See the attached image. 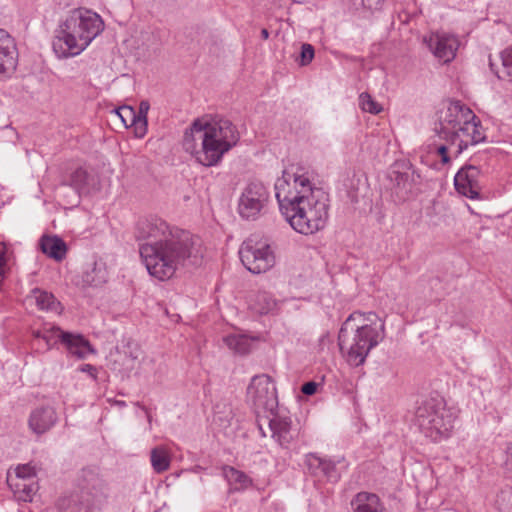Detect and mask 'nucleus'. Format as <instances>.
Segmentation results:
<instances>
[{
	"mask_svg": "<svg viewBox=\"0 0 512 512\" xmlns=\"http://www.w3.org/2000/svg\"><path fill=\"white\" fill-rule=\"evenodd\" d=\"M136 240L142 264L159 281L171 279L198 255L190 232L156 217L138 223Z\"/></svg>",
	"mask_w": 512,
	"mask_h": 512,
	"instance_id": "f257e3e1",
	"label": "nucleus"
},
{
	"mask_svg": "<svg viewBox=\"0 0 512 512\" xmlns=\"http://www.w3.org/2000/svg\"><path fill=\"white\" fill-rule=\"evenodd\" d=\"M279 209L291 228L302 235L324 229L328 220V196L316 187L300 167L283 172L274 185Z\"/></svg>",
	"mask_w": 512,
	"mask_h": 512,
	"instance_id": "f03ea898",
	"label": "nucleus"
},
{
	"mask_svg": "<svg viewBox=\"0 0 512 512\" xmlns=\"http://www.w3.org/2000/svg\"><path fill=\"white\" fill-rule=\"evenodd\" d=\"M236 126L224 118H198L185 131L183 149L204 167L217 166L239 141Z\"/></svg>",
	"mask_w": 512,
	"mask_h": 512,
	"instance_id": "7ed1b4c3",
	"label": "nucleus"
},
{
	"mask_svg": "<svg viewBox=\"0 0 512 512\" xmlns=\"http://www.w3.org/2000/svg\"><path fill=\"white\" fill-rule=\"evenodd\" d=\"M438 136L445 143L436 147L443 164L450 162L469 146L483 142L486 138L480 120L474 112L460 101H452L440 117Z\"/></svg>",
	"mask_w": 512,
	"mask_h": 512,
	"instance_id": "20e7f679",
	"label": "nucleus"
},
{
	"mask_svg": "<svg viewBox=\"0 0 512 512\" xmlns=\"http://www.w3.org/2000/svg\"><path fill=\"white\" fill-rule=\"evenodd\" d=\"M384 337L385 324L377 314L356 311L343 322L338 334V344L347 363L357 367L365 362L370 351Z\"/></svg>",
	"mask_w": 512,
	"mask_h": 512,
	"instance_id": "39448f33",
	"label": "nucleus"
},
{
	"mask_svg": "<svg viewBox=\"0 0 512 512\" xmlns=\"http://www.w3.org/2000/svg\"><path fill=\"white\" fill-rule=\"evenodd\" d=\"M100 15L87 9L73 10L59 26L52 42L58 58L79 55L103 31Z\"/></svg>",
	"mask_w": 512,
	"mask_h": 512,
	"instance_id": "423d86ee",
	"label": "nucleus"
},
{
	"mask_svg": "<svg viewBox=\"0 0 512 512\" xmlns=\"http://www.w3.org/2000/svg\"><path fill=\"white\" fill-rule=\"evenodd\" d=\"M416 423L422 433L434 442L450 437L456 419L442 398L425 400L416 410Z\"/></svg>",
	"mask_w": 512,
	"mask_h": 512,
	"instance_id": "0eeeda50",
	"label": "nucleus"
},
{
	"mask_svg": "<svg viewBox=\"0 0 512 512\" xmlns=\"http://www.w3.org/2000/svg\"><path fill=\"white\" fill-rule=\"evenodd\" d=\"M107 496L105 483L94 478L80 493L61 497L56 506L60 512H97L106 502Z\"/></svg>",
	"mask_w": 512,
	"mask_h": 512,
	"instance_id": "6e6552de",
	"label": "nucleus"
},
{
	"mask_svg": "<svg viewBox=\"0 0 512 512\" xmlns=\"http://www.w3.org/2000/svg\"><path fill=\"white\" fill-rule=\"evenodd\" d=\"M246 400L258 416L272 414L278 406L272 378L267 374L255 375L247 387Z\"/></svg>",
	"mask_w": 512,
	"mask_h": 512,
	"instance_id": "1a4fd4ad",
	"label": "nucleus"
},
{
	"mask_svg": "<svg viewBox=\"0 0 512 512\" xmlns=\"http://www.w3.org/2000/svg\"><path fill=\"white\" fill-rule=\"evenodd\" d=\"M239 256L245 268L254 274L265 273L275 265L270 245L257 237H249L242 243Z\"/></svg>",
	"mask_w": 512,
	"mask_h": 512,
	"instance_id": "9d476101",
	"label": "nucleus"
},
{
	"mask_svg": "<svg viewBox=\"0 0 512 512\" xmlns=\"http://www.w3.org/2000/svg\"><path fill=\"white\" fill-rule=\"evenodd\" d=\"M269 202V192L260 182L248 183L240 193L238 214L245 220H256L263 215Z\"/></svg>",
	"mask_w": 512,
	"mask_h": 512,
	"instance_id": "9b49d317",
	"label": "nucleus"
},
{
	"mask_svg": "<svg viewBox=\"0 0 512 512\" xmlns=\"http://www.w3.org/2000/svg\"><path fill=\"white\" fill-rule=\"evenodd\" d=\"M387 179L395 200L405 201L420 183V174L411 164L397 162L388 170Z\"/></svg>",
	"mask_w": 512,
	"mask_h": 512,
	"instance_id": "f8f14e48",
	"label": "nucleus"
},
{
	"mask_svg": "<svg viewBox=\"0 0 512 512\" xmlns=\"http://www.w3.org/2000/svg\"><path fill=\"white\" fill-rule=\"evenodd\" d=\"M423 41L432 54L443 63L452 61L460 47L459 37L447 31L431 32L424 36Z\"/></svg>",
	"mask_w": 512,
	"mask_h": 512,
	"instance_id": "ddd939ff",
	"label": "nucleus"
},
{
	"mask_svg": "<svg viewBox=\"0 0 512 512\" xmlns=\"http://www.w3.org/2000/svg\"><path fill=\"white\" fill-rule=\"evenodd\" d=\"M265 417L268 419L272 438L280 446L288 448L298 439L299 429L292 425L288 415L272 412Z\"/></svg>",
	"mask_w": 512,
	"mask_h": 512,
	"instance_id": "4468645a",
	"label": "nucleus"
},
{
	"mask_svg": "<svg viewBox=\"0 0 512 512\" xmlns=\"http://www.w3.org/2000/svg\"><path fill=\"white\" fill-rule=\"evenodd\" d=\"M481 172L476 166H466L460 169L454 177L457 192L470 199H478L482 184Z\"/></svg>",
	"mask_w": 512,
	"mask_h": 512,
	"instance_id": "2eb2a0df",
	"label": "nucleus"
},
{
	"mask_svg": "<svg viewBox=\"0 0 512 512\" xmlns=\"http://www.w3.org/2000/svg\"><path fill=\"white\" fill-rule=\"evenodd\" d=\"M17 65V48L13 37L0 29V79L11 74Z\"/></svg>",
	"mask_w": 512,
	"mask_h": 512,
	"instance_id": "dca6fc26",
	"label": "nucleus"
},
{
	"mask_svg": "<svg viewBox=\"0 0 512 512\" xmlns=\"http://www.w3.org/2000/svg\"><path fill=\"white\" fill-rule=\"evenodd\" d=\"M57 420V413L52 406H38L31 411L28 426L34 434L40 436L54 427Z\"/></svg>",
	"mask_w": 512,
	"mask_h": 512,
	"instance_id": "f3484780",
	"label": "nucleus"
},
{
	"mask_svg": "<svg viewBox=\"0 0 512 512\" xmlns=\"http://www.w3.org/2000/svg\"><path fill=\"white\" fill-rule=\"evenodd\" d=\"M62 185L74 190L78 202L82 194L89 193L96 186V179L86 169L78 167L63 178Z\"/></svg>",
	"mask_w": 512,
	"mask_h": 512,
	"instance_id": "a211bd4d",
	"label": "nucleus"
},
{
	"mask_svg": "<svg viewBox=\"0 0 512 512\" xmlns=\"http://www.w3.org/2000/svg\"><path fill=\"white\" fill-rule=\"evenodd\" d=\"M140 354L141 351L136 345L128 346L124 350H117L112 354L111 369L121 374L122 377L129 376L136 368Z\"/></svg>",
	"mask_w": 512,
	"mask_h": 512,
	"instance_id": "6ab92c4d",
	"label": "nucleus"
},
{
	"mask_svg": "<svg viewBox=\"0 0 512 512\" xmlns=\"http://www.w3.org/2000/svg\"><path fill=\"white\" fill-rule=\"evenodd\" d=\"M61 344L69 355L77 359H86L89 355L96 353L90 342L79 333L67 331Z\"/></svg>",
	"mask_w": 512,
	"mask_h": 512,
	"instance_id": "aec40b11",
	"label": "nucleus"
},
{
	"mask_svg": "<svg viewBox=\"0 0 512 512\" xmlns=\"http://www.w3.org/2000/svg\"><path fill=\"white\" fill-rule=\"evenodd\" d=\"M354 512H389L378 495L370 492H359L351 501Z\"/></svg>",
	"mask_w": 512,
	"mask_h": 512,
	"instance_id": "412c9836",
	"label": "nucleus"
},
{
	"mask_svg": "<svg viewBox=\"0 0 512 512\" xmlns=\"http://www.w3.org/2000/svg\"><path fill=\"white\" fill-rule=\"evenodd\" d=\"M9 487L14 493V496L23 502H31L33 497L38 491V483L36 479L21 480L20 478H8Z\"/></svg>",
	"mask_w": 512,
	"mask_h": 512,
	"instance_id": "4be33fe9",
	"label": "nucleus"
},
{
	"mask_svg": "<svg viewBox=\"0 0 512 512\" xmlns=\"http://www.w3.org/2000/svg\"><path fill=\"white\" fill-rule=\"evenodd\" d=\"M66 332L58 326L45 324L41 329L33 330L32 336L34 340H42L45 343V349L49 350L58 342L62 343Z\"/></svg>",
	"mask_w": 512,
	"mask_h": 512,
	"instance_id": "5701e85b",
	"label": "nucleus"
},
{
	"mask_svg": "<svg viewBox=\"0 0 512 512\" xmlns=\"http://www.w3.org/2000/svg\"><path fill=\"white\" fill-rule=\"evenodd\" d=\"M277 306V300L267 291H258L251 297L249 302V307L261 315L274 312Z\"/></svg>",
	"mask_w": 512,
	"mask_h": 512,
	"instance_id": "b1692460",
	"label": "nucleus"
},
{
	"mask_svg": "<svg viewBox=\"0 0 512 512\" xmlns=\"http://www.w3.org/2000/svg\"><path fill=\"white\" fill-rule=\"evenodd\" d=\"M223 476L228 482L231 491H243L252 486V479L243 471L234 467L223 468Z\"/></svg>",
	"mask_w": 512,
	"mask_h": 512,
	"instance_id": "393cba45",
	"label": "nucleus"
},
{
	"mask_svg": "<svg viewBox=\"0 0 512 512\" xmlns=\"http://www.w3.org/2000/svg\"><path fill=\"white\" fill-rule=\"evenodd\" d=\"M43 253L56 261H61L67 253L65 242L57 236H44L40 241Z\"/></svg>",
	"mask_w": 512,
	"mask_h": 512,
	"instance_id": "a878e982",
	"label": "nucleus"
},
{
	"mask_svg": "<svg viewBox=\"0 0 512 512\" xmlns=\"http://www.w3.org/2000/svg\"><path fill=\"white\" fill-rule=\"evenodd\" d=\"M257 339V337H251L246 334H230L224 337L223 340L229 349L239 354H246L251 351L252 344Z\"/></svg>",
	"mask_w": 512,
	"mask_h": 512,
	"instance_id": "bb28decb",
	"label": "nucleus"
},
{
	"mask_svg": "<svg viewBox=\"0 0 512 512\" xmlns=\"http://www.w3.org/2000/svg\"><path fill=\"white\" fill-rule=\"evenodd\" d=\"M150 462L156 473H163L170 467V454L165 446H157L150 452Z\"/></svg>",
	"mask_w": 512,
	"mask_h": 512,
	"instance_id": "cd10ccee",
	"label": "nucleus"
},
{
	"mask_svg": "<svg viewBox=\"0 0 512 512\" xmlns=\"http://www.w3.org/2000/svg\"><path fill=\"white\" fill-rule=\"evenodd\" d=\"M30 300L34 301L37 307L41 310L46 311H59L60 303L57 302L55 297L46 291L40 289H34L30 296Z\"/></svg>",
	"mask_w": 512,
	"mask_h": 512,
	"instance_id": "c85d7f7f",
	"label": "nucleus"
},
{
	"mask_svg": "<svg viewBox=\"0 0 512 512\" xmlns=\"http://www.w3.org/2000/svg\"><path fill=\"white\" fill-rule=\"evenodd\" d=\"M108 279L106 266L102 262H95L93 266L84 273L83 281L90 286H99Z\"/></svg>",
	"mask_w": 512,
	"mask_h": 512,
	"instance_id": "c756f323",
	"label": "nucleus"
},
{
	"mask_svg": "<svg viewBox=\"0 0 512 512\" xmlns=\"http://www.w3.org/2000/svg\"><path fill=\"white\" fill-rule=\"evenodd\" d=\"M359 107L363 112L378 114L382 111V106L375 101L367 92H363L358 97Z\"/></svg>",
	"mask_w": 512,
	"mask_h": 512,
	"instance_id": "7c9ffc66",
	"label": "nucleus"
},
{
	"mask_svg": "<svg viewBox=\"0 0 512 512\" xmlns=\"http://www.w3.org/2000/svg\"><path fill=\"white\" fill-rule=\"evenodd\" d=\"M502 59V70L501 72H496V75L499 79L508 78L512 81V47L506 48L501 53Z\"/></svg>",
	"mask_w": 512,
	"mask_h": 512,
	"instance_id": "2f4dec72",
	"label": "nucleus"
},
{
	"mask_svg": "<svg viewBox=\"0 0 512 512\" xmlns=\"http://www.w3.org/2000/svg\"><path fill=\"white\" fill-rule=\"evenodd\" d=\"M8 478H20L21 480H33L36 479V469L31 464L18 465L14 472H8Z\"/></svg>",
	"mask_w": 512,
	"mask_h": 512,
	"instance_id": "473e14b6",
	"label": "nucleus"
},
{
	"mask_svg": "<svg viewBox=\"0 0 512 512\" xmlns=\"http://www.w3.org/2000/svg\"><path fill=\"white\" fill-rule=\"evenodd\" d=\"M116 117L120 119L124 127L129 128L135 118L137 117L136 111L130 106H122L113 110Z\"/></svg>",
	"mask_w": 512,
	"mask_h": 512,
	"instance_id": "72a5a7b5",
	"label": "nucleus"
},
{
	"mask_svg": "<svg viewBox=\"0 0 512 512\" xmlns=\"http://www.w3.org/2000/svg\"><path fill=\"white\" fill-rule=\"evenodd\" d=\"M322 466L323 468L320 477L326 478L330 482H336L339 480L341 475L333 461L324 458Z\"/></svg>",
	"mask_w": 512,
	"mask_h": 512,
	"instance_id": "f704fd0d",
	"label": "nucleus"
},
{
	"mask_svg": "<svg viewBox=\"0 0 512 512\" xmlns=\"http://www.w3.org/2000/svg\"><path fill=\"white\" fill-rule=\"evenodd\" d=\"M324 458L318 456L317 454H308L306 456L305 463L307 465L308 470L311 474L320 477V474L322 472V464H323Z\"/></svg>",
	"mask_w": 512,
	"mask_h": 512,
	"instance_id": "c9c22d12",
	"label": "nucleus"
},
{
	"mask_svg": "<svg viewBox=\"0 0 512 512\" xmlns=\"http://www.w3.org/2000/svg\"><path fill=\"white\" fill-rule=\"evenodd\" d=\"M497 504L500 512H512V491H502L497 498Z\"/></svg>",
	"mask_w": 512,
	"mask_h": 512,
	"instance_id": "e433bc0d",
	"label": "nucleus"
},
{
	"mask_svg": "<svg viewBox=\"0 0 512 512\" xmlns=\"http://www.w3.org/2000/svg\"><path fill=\"white\" fill-rule=\"evenodd\" d=\"M129 127L133 129L134 135L137 138H143L146 135L148 128L147 118L137 116L135 121H133Z\"/></svg>",
	"mask_w": 512,
	"mask_h": 512,
	"instance_id": "4c0bfd02",
	"label": "nucleus"
},
{
	"mask_svg": "<svg viewBox=\"0 0 512 512\" xmlns=\"http://www.w3.org/2000/svg\"><path fill=\"white\" fill-rule=\"evenodd\" d=\"M314 55H315V51L311 44H309V43L302 44L299 65L300 66L309 65L312 62Z\"/></svg>",
	"mask_w": 512,
	"mask_h": 512,
	"instance_id": "58836bf2",
	"label": "nucleus"
},
{
	"mask_svg": "<svg viewBox=\"0 0 512 512\" xmlns=\"http://www.w3.org/2000/svg\"><path fill=\"white\" fill-rule=\"evenodd\" d=\"M319 387H320L319 383L314 382V381H309L302 385L301 391L303 394L311 396L317 392Z\"/></svg>",
	"mask_w": 512,
	"mask_h": 512,
	"instance_id": "ea45409f",
	"label": "nucleus"
},
{
	"mask_svg": "<svg viewBox=\"0 0 512 512\" xmlns=\"http://www.w3.org/2000/svg\"><path fill=\"white\" fill-rule=\"evenodd\" d=\"M382 0H354L355 5H362L368 9H377Z\"/></svg>",
	"mask_w": 512,
	"mask_h": 512,
	"instance_id": "a19ab883",
	"label": "nucleus"
},
{
	"mask_svg": "<svg viewBox=\"0 0 512 512\" xmlns=\"http://www.w3.org/2000/svg\"><path fill=\"white\" fill-rule=\"evenodd\" d=\"M79 370L81 372L87 373L91 378L96 379L98 370L95 366L91 364H83Z\"/></svg>",
	"mask_w": 512,
	"mask_h": 512,
	"instance_id": "79ce46f5",
	"label": "nucleus"
},
{
	"mask_svg": "<svg viewBox=\"0 0 512 512\" xmlns=\"http://www.w3.org/2000/svg\"><path fill=\"white\" fill-rule=\"evenodd\" d=\"M149 108H150V105L147 101H141L139 104L138 111H136V115L143 116V117L147 118Z\"/></svg>",
	"mask_w": 512,
	"mask_h": 512,
	"instance_id": "37998d69",
	"label": "nucleus"
},
{
	"mask_svg": "<svg viewBox=\"0 0 512 512\" xmlns=\"http://www.w3.org/2000/svg\"><path fill=\"white\" fill-rule=\"evenodd\" d=\"M507 460L512 461V443L507 448Z\"/></svg>",
	"mask_w": 512,
	"mask_h": 512,
	"instance_id": "c03bdc74",
	"label": "nucleus"
},
{
	"mask_svg": "<svg viewBox=\"0 0 512 512\" xmlns=\"http://www.w3.org/2000/svg\"><path fill=\"white\" fill-rule=\"evenodd\" d=\"M261 37L264 39V40H267L269 38V31L267 29H262L261 30Z\"/></svg>",
	"mask_w": 512,
	"mask_h": 512,
	"instance_id": "a18cd8bd",
	"label": "nucleus"
},
{
	"mask_svg": "<svg viewBox=\"0 0 512 512\" xmlns=\"http://www.w3.org/2000/svg\"><path fill=\"white\" fill-rule=\"evenodd\" d=\"M115 404H116V405H119V406H121V407L126 406V403H125L124 401H120V400H116V401H115Z\"/></svg>",
	"mask_w": 512,
	"mask_h": 512,
	"instance_id": "49530a36",
	"label": "nucleus"
}]
</instances>
